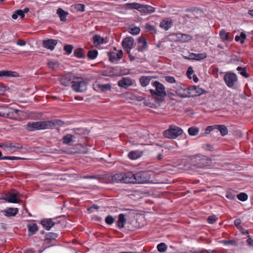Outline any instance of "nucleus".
<instances>
[{"mask_svg":"<svg viewBox=\"0 0 253 253\" xmlns=\"http://www.w3.org/2000/svg\"><path fill=\"white\" fill-rule=\"evenodd\" d=\"M172 22L171 20L164 19L160 23V27L165 30H168L172 26Z\"/></svg>","mask_w":253,"mask_h":253,"instance_id":"a878e982","label":"nucleus"},{"mask_svg":"<svg viewBox=\"0 0 253 253\" xmlns=\"http://www.w3.org/2000/svg\"><path fill=\"white\" fill-rule=\"evenodd\" d=\"M182 129L175 125H170L169 128L163 132V136L168 139H175L182 135Z\"/></svg>","mask_w":253,"mask_h":253,"instance_id":"f257e3e1","label":"nucleus"},{"mask_svg":"<svg viewBox=\"0 0 253 253\" xmlns=\"http://www.w3.org/2000/svg\"><path fill=\"white\" fill-rule=\"evenodd\" d=\"M215 129L220 131L222 136H225L228 133V129L224 125H215Z\"/></svg>","mask_w":253,"mask_h":253,"instance_id":"c756f323","label":"nucleus"},{"mask_svg":"<svg viewBox=\"0 0 253 253\" xmlns=\"http://www.w3.org/2000/svg\"><path fill=\"white\" fill-rule=\"evenodd\" d=\"M247 243L250 246H252L253 245V240L250 237V236L248 237V238L247 240Z\"/></svg>","mask_w":253,"mask_h":253,"instance_id":"774afa93","label":"nucleus"},{"mask_svg":"<svg viewBox=\"0 0 253 253\" xmlns=\"http://www.w3.org/2000/svg\"><path fill=\"white\" fill-rule=\"evenodd\" d=\"M58 236L56 233L49 232L46 234L45 236V240L46 241H50L52 240H54Z\"/></svg>","mask_w":253,"mask_h":253,"instance_id":"37998d69","label":"nucleus"},{"mask_svg":"<svg viewBox=\"0 0 253 253\" xmlns=\"http://www.w3.org/2000/svg\"><path fill=\"white\" fill-rule=\"evenodd\" d=\"M177 89L176 90V94L182 98L190 97L189 87L184 88L182 84H178Z\"/></svg>","mask_w":253,"mask_h":253,"instance_id":"1a4fd4ad","label":"nucleus"},{"mask_svg":"<svg viewBox=\"0 0 253 253\" xmlns=\"http://www.w3.org/2000/svg\"><path fill=\"white\" fill-rule=\"evenodd\" d=\"M132 176L131 183H142V174L141 172L136 173L135 174L131 172Z\"/></svg>","mask_w":253,"mask_h":253,"instance_id":"aec40b11","label":"nucleus"},{"mask_svg":"<svg viewBox=\"0 0 253 253\" xmlns=\"http://www.w3.org/2000/svg\"><path fill=\"white\" fill-rule=\"evenodd\" d=\"M197 158L200 161L198 163L199 167H206L209 166L211 163V161L205 156H198Z\"/></svg>","mask_w":253,"mask_h":253,"instance_id":"dca6fc26","label":"nucleus"},{"mask_svg":"<svg viewBox=\"0 0 253 253\" xmlns=\"http://www.w3.org/2000/svg\"><path fill=\"white\" fill-rule=\"evenodd\" d=\"M199 131V129L198 128L194 127H189L188 129V132L190 135L195 136Z\"/></svg>","mask_w":253,"mask_h":253,"instance_id":"a19ab883","label":"nucleus"},{"mask_svg":"<svg viewBox=\"0 0 253 253\" xmlns=\"http://www.w3.org/2000/svg\"><path fill=\"white\" fill-rule=\"evenodd\" d=\"M132 176L131 172L116 173L111 176V180L116 183H131Z\"/></svg>","mask_w":253,"mask_h":253,"instance_id":"7ed1b4c3","label":"nucleus"},{"mask_svg":"<svg viewBox=\"0 0 253 253\" xmlns=\"http://www.w3.org/2000/svg\"><path fill=\"white\" fill-rule=\"evenodd\" d=\"M57 44V41L53 39H48L44 40L42 43V46L43 47L53 50L55 46Z\"/></svg>","mask_w":253,"mask_h":253,"instance_id":"4468645a","label":"nucleus"},{"mask_svg":"<svg viewBox=\"0 0 253 253\" xmlns=\"http://www.w3.org/2000/svg\"><path fill=\"white\" fill-rule=\"evenodd\" d=\"M24 160V158L21 157H14V156H5L2 157V153L0 151V160Z\"/></svg>","mask_w":253,"mask_h":253,"instance_id":"e433bc0d","label":"nucleus"},{"mask_svg":"<svg viewBox=\"0 0 253 253\" xmlns=\"http://www.w3.org/2000/svg\"><path fill=\"white\" fill-rule=\"evenodd\" d=\"M47 65L49 67V68L55 70L58 68L59 67V63L57 61L54 60H49L47 62Z\"/></svg>","mask_w":253,"mask_h":253,"instance_id":"c9c22d12","label":"nucleus"},{"mask_svg":"<svg viewBox=\"0 0 253 253\" xmlns=\"http://www.w3.org/2000/svg\"><path fill=\"white\" fill-rule=\"evenodd\" d=\"M241 223V221L240 219H236L234 221V225L239 229V226H240V224Z\"/></svg>","mask_w":253,"mask_h":253,"instance_id":"338daca9","label":"nucleus"},{"mask_svg":"<svg viewBox=\"0 0 253 253\" xmlns=\"http://www.w3.org/2000/svg\"><path fill=\"white\" fill-rule=\"evenodd\" d=\"M104 39L98 35H95L93 37V43L95 46L99 45L104 42Z\"/></svg>","mask_w":253,"mask_h":253,"instance_id":"c85d7f7f","label":"nucleus"},{"mask_svg":"<svg viewBox=\"0 0 253 253\" xmlns=\"http://www.w3.org/2000/svg\"><path fill=\"white\" fill-rule=\"evenodd\" d=\"M46 124V121L29 122L27 124L26 128L29 131L47 129Z\"/></svg>","mask_w":253,"mask_h":253,"instance_id":"20e7f679","label":"nucleus"},{"mask_svg":"<svg viewBox=\"0 0 253 253\" xmlns=\"http://www.w3.org/2000/svg\"><path fill=\"white\" fill-rule=\"evenodd\" d=\"M152 78V76H143V86L147 85Z\"/></svg>","mask_w":253,"mask_h":253,"instance_id":"6e6d98bb","label":"nucleus"},{"mask_svg":"<svg viewBox=\"0 0 253 253\" xmlns=\"http://www.w3.org/2000/svg\"><path fill=\"white\" fill-rule=\"evenodd\" d=\"M73 89L76 92H84L86 89V84L84 81L79 79L75 80L74 83L72 85Z\"/></svg>","mask_w":253,"mask_h":253,"instance_id":"0eeeda50","label":"nucleus"},{"mask_svg":"<svg viewBox=\"0 0 253 253\" xmlns=\"http://www.w3.org/2000/svg\"><path fill=\"white\" fill-rule=\"evenodd\" d=\"M108 56L110 62L112 63L117 62L123 57V52L121 50H119L117 52L115 51L108 52Z\"/></svg>","mask_w":253,"mask_h":253,"instance_id":"f8f14e48","label":"nucleus"},{"mask_svg":"<svg viewBox=\"0 0 253 253\" xmlns=\"http://www.w3.org/2000/svg\"><path fill=\"white\" fill-rule=\"evenodd\" d=\"M27 228L28 230V235L32 236L36 234V232L38 230V227L36 223H29L27 225Z\"/></svg>","mask_w":253,"mask_h":253,"instance_id":"4be33fe9","label":"nucleus"},{"mask_svg":"<svg viewBox=\"0 0 253 253\" xmlns=\"http://www.w3.org/2000/svg\"><path fill=\"white\" fill-rule=\"evenodd\" d=\"M117 223L119 227L120 228H123L124 227L126 223V219L125 218L124 214L122 213L119 214Z\"/></svg>","mask_w":253,"mask_h":253,"instance_id":"7c9ffc66","label":"nucleus"},{"mask_svg":"<svg viewBox=\"0 0 253 253\" xmlns=\"http://www.w3.org/2000/svg\"><path fill=\"white\" fill-rule=\"evenodd\" d=\"M133 44V39L132 37H126L122 42V45L124 48L128 53Z\"/></svg>","mask_w":253,"mask_h":253,"instance_id":"ddd939ff","label":"nucleus"},{"mask_svg":"<svg viewBox=\"0 0 253 253\" xmlns=\"http://www.w3.org/2000/svg\"><path fill=\"white\" fill-rule=\"evenodd\" d=\"M75 136L71 134H67L63 136L62 140L63 143L65 144L70 145V143L74 141Z\"/></svg>","mask_w":253,"mask_h":253,"instance_id":"393cba45","label":"nucleus"},{"mask_svg":"<svg viewBox=\"0 0 253 253\" xmlns=\"http://www.w3.org/2000/svg\"><path fill=\"white\" fill-rule=\"evenodd\" d=\"M1 212L5 216H14L18 213V210L17 208H9L5 210L2 211Z\"/></svg>","mask_w":253,"mask_h":253,"instance_id":"a211bd4d","label":"nucleus"},{"mask_svg":"<svg viewBox=\"0 0 253 253\" xmlns=\"http://www.w3.org/2000/svg\"><path fill=\"white\" fill-rule=\"evenodd\" d=\"M47 129L53 128L55 126H61L64 123L59 120H53L51 121H46Z\"/></svg>","mask_w":253,"mask_h":253,"instance_id":"f3484780","label":"nucleus"},{"mask_svg":"<svg viewBox=\"0 0 253 253\" xmlns=\"http://www.w3.org/2000/svg\"><path fill=\"white\" fill-rule=\"evenodd\" d=\"M219 36L220 37V38L223 41H228L229 40L227 33L224 30H222L220 31Z\"/></svg>","mask_w":253,"mask_h":253,"instance_id":"3c124183","label":"nucleus"},{"mask_svg":"<svg viewBox=\"0 0 253 253\" xmlns=\"http://www.w3.org/2000/svg\"><path fill=\"white\" fill-rule=\"evenodd\" d=\"M153 183H154L153 180L151 179L150 174L143 173V184Z\"/></svg>","mask_w":253,"mask_h":253,"instance_id":"4c0bfd02","label":"nucleus"},{"mask_svg":"<svg viewBox=\"0 0 253 253\" xmlns=\"http://www.w3.org/2000/svg\"><path fill=\"white\" fill-rule=\"evenodd\" d=\"M195 55L194 53H191L189 54L188 57L184 56L185 59H190V60H195V56L193 55Z\"/></svg>","mask_w":253,"mask_h":253,"instance_id":"0e129e2a","label":"nucleus"},{"mask_svg":"<svg viewBox=\"0 0 253 253\" xmlns=\"http://www.w3.org/2000/svg\"><path fill=\"white\" fill-rule=\"evenodd\" d=\"M41 224L46 230H49L55 225V223L52 219H47L42 220Z\"/></svg>","mask_w":253,"mask_h":253,"instance_id":"6ab92c4d","label":"nucleus"},{"mask_svg":"<svg viewBox=\"0 0 253 253\" xmlns=\"http://www.w3.org/2000/svg\"><path fill=\"white\" fill-rule=\"evenodd\" d=\"M246 38V34L243 33H241L240 36H236L235 37V40L236 42H240L241 43H243Z\"/></svg>","mask_w":253,"mask_h":253,"instance_id":"79ce46f5","label":"nucleus"},{"mask_svg":"<svg viewBox=\"0 0 253 253\" xmlns=\"http://www.w3.org/2000/svg\"><path fill=\"white\" fill-rule=\"evenodd\" d=\"M128 30V32L132 35H137L140 32V29L138 27L129 28Z\"/></svg>","mask_w":253,"mask_h":253,"instance_id":"a18cd8bd","label":"nucleus"},{"mask_svg":"<svg viewBox=\"0 0 253 253\" xmlns=\"http://www.w3.org/2000/svg\"><path fill=\"white\" fill-rule=\"evenodd\" d=\"M19 195L18 192L14 191L5 194L4 196L2 199L8 203H19L20 201L18 198Z\"/></svg>","mask_w":253,"mask_h":253,"instance_id":"6e6552de","label":"nucleus"},{"mask_svg":"<svg viewBox=\"0 0 253 253\" xmlns=\"http://www.w3.org/2000/svg\"><path fill=\"white\" fill-rule=\"evenodd\" d=\"M56 13L59 16L61 21H65L66 20V17L69 14L68 12L64 11L61 8H58Z\"/></svg>","mask_w":253,"mask_h":253,"instance_id":"b1692460","label":"nucleus"},{"mask_svg":"<svg viewBox=\"0 0 253 253\" xmlns=\"http://www.w3.org/2000/svg\"><path fill=\"white\" fill-rule=\"evenodd\" d=\"M153 86L155 87L156 90L150 89L152 94H156L159 96H164L166 95V91L164 85L159 82L155 81L153 83Z\"/></svg>","mask_w":253,"mask_h":253,"instance_id":"423d86ee","label":"nucleus"},{"mask_svg":"<svg viewBox=\"0 0 253 253\" xmlns=\"http://www.w3.org/2000/svg\"><path fill=\"white\" fill-rule=\"evenodd\" d=\"M157 249L161 253L164 252L167 249V246L165 243H161L157 245Z\"/></svg>","mask_w":253,"mask_h":253,"instance_id":"603ef678","label":"nucleus"},{"mask_svg":"<svg viewBox=\"0 0 253 253\" xmlns=\"http://www.w3.org/2000/svg\"><path fill=\"white\" fill-rule=\"evenodd\" d=\"M193 55L195 56V60L197 61L204 59L207 57V54L206 53H202L199 54L195 53V55Z\"/></svg>","mask_w":253,"mask_h":253,"instance_id":"c03bdc74","label":"nucleus"},{"mask_svg":"<svg viewBox=\"0 0 253 253\" xmlns=\"http://www.w3.org/2000/svg\"><path fill=\"white\" fill-rule=\"evenodd\" d=\"M142 155V152L139 150H134L130 151L128 157L131 160H136L140 158Z\"/></svg>","mask_w":253,"mask_h":253,"instance_id":"412c9836","label":"nucleus"},{"mask_svg":"<svg viewBox=\"0 0 253 253\" xmlns=\"http://www.w3.org/2000/svg\"><path fill=\"white\" fill-rule=\"evenodd\" d=\"M237 70L238 71H241L240 74L243 77L246 78L249 77V74L246 73V69L245 68H242L241 67H238L237 68Z\"/></svg>","mask_w":253,"mask_h":253,"instance_id":"49530a36","label":"nucleus"},{"mask_svg":"<svg viewBox=\"0 0 253 253\" xmlns=\"http://www.w3.org/2000/svg\"><path fill=\"white\" fill-rule=\"evenodd\" d=\"M131 84V81L127 78H123L118 82V85L123 87H127L130 85Z\"/></svg>","mask_w":253,"mask_h":253,"instance_id":"bb28decb","label":"nucleus"},{"mask_svg":"<svg viewBox=\"0 0 253 253\" xmlns=\"http://www.w3.org/2000/svg\"><path fill=\"white\" fill-rule=\"evenodd\" d=\"M21 111L17 109L4 106H0V117L7 118L10 119H17Z\"/></svg>","mask_w":253,"mask_h":253,"instance_id":"f03ea898","label":"nucleus"},{"mask_svg":"<svg viewBox=\"0 0 253 253\" xmlns=\"http://www.w3.org/2000/svg\"><path fill=\"white\" fill-rule=\"evenodd\" d=\"M126 6L130 9H139L140 8L142 7V5L137 3H127L126 4Z\"/></svg>","mask_w":253,"mask_h":253,"instance_id":"ea45409f","label":"nucleus"},{"mask_svg":"<svg viewBox=\"0 0 253 253\" xmlns=\"http://www.w3.org/2000/svg\"><path fill=\"white\" fill-rule=\"evenodd\" d=\"M96 87L100 91L105 92L111 88V86L109 84H98L96 85Z\"/></svg>","mask_w":253,"mask_h":253,"instance_id":"cd10ccee","label":"nucleus"},{"mask_svg":"<svg viewBox=\"0 0 253 253\" xmlns=\"http://www.w3.org/2000/svg\"><path fill=\"white\" fill-rule=\"evenodd\" d=\"M224 81L229 87H232L234 86L235 82H237V77L235 74L229 72L225 75Z\"/></svg>","mask_w":253,"mask_h":253,"instance_id":"9d476101","label":"nucleus"},{"mask_svg":"<svg viewBox=\"0 0 253 253\" xmlns=\"http://www.w3.org/2000/svg\"><path fill=\"white\" fill-rule=\"evenodd\" d=\"M217 219V217L215 215L209 216L207 219L208 222L210 224H213Z\"/></svg>","mask_w":253,"mask_h":253,"instance_id":"4d7b16f0","label":"nucleus"},{"mask_svg":"<svg viewBox=\"0 0 253 253\" xmlns=\"http://www.w3.org/2000/svg\"><path fill=\"white\" fill-rule=\"evenodd\" d=\"M18 16H20L21 19L24 17V12L22 10L19 9L16 10L12 15V18L13 19H16L18 18Z\"/></svg>","mask_w":253,"mask_h":253,"instance_id":"f704fd0d","label":"nucleus"},{"mask_svg":"<svg viewBox=\"0 0 253 253\" xmlns=\"http://www.w3.org/2000/svg\"><path fill=\"white\" fill-rule=\"evenodd\" d=\"M98 55V51L96 49L91 50L88 52L87 56L90 59H94Z\"/></svg>","mask_w":253,"mask_h":253,"instance_id":"58836bf2","label":"nucleus"},{"mask_svg":"<svg viewBox=\"0 0 253 253\" xmlns=\"http://www.w3.org/2000/svg\"><path fill=\"white\" fill-rule=\"evenodd\" d=\"M216 129L215 125L208 126L205 130V133L207 134H209L212 130Z\"/></svg>","mask_w":253,"mask_h":253,"instance_id":"bf43d9fd","label":"nucleus"},{"mask_svg":"<svg viewBox=\"0 0 253 253\" xmlns=\"http://www.w3.org/2000/svg\"><path fill=\"white\" fill-rule=\"evenodd\" d=\"M84 50L83 48H77L74 51V55L78 58H82L85 57L84 53Z\"/></svg>","mask_w":253,"mask_h":253,"instance_id":"72a5a7b5","label":"nucleus"},{"mask_svg":"<svg viewBox=\"0 0 253 253\" xmlns=\"http://www.w3.org/2000/svg\"><path fill=\"white\" fill-rule=\"evenodd\" d=\"M17 44L20 46H24L26 45V42L23 40L19 39L17 42Z\"/></svg>","mask_w":253,"mask_h":253,"instance_id":"69168bd1","label":"nucleus"},{"mask_svg":"<svg viewBox=\"0 0 253 253\" xmlns=\"http://www.w3.org/2000/svg\"><path fill=\"white\" fill-rule=\"evenodd\" d=\"M190 97H195L203 94L205 90L199 86H193L189 87Z\"/></svg>","mask_w":253,"mask_h":253,"instance_id":"2eb2a0df","label":"nucleus"},{"mask_svg":"<svg viewBox=\"0 0 253 253\" xmlns=\"http://www.w3.org/2000/svg\"><path fill=\"white\" fill-rule=\"evenodd\" d=\"M73 48V46L70 44H66L64 46V50L68 55H69L72 53Z\"/></svg>","mask_w":253,"mask_h":253,"instance_id":"5fc2aeb1","label":"nucleus"},{"mask_svg":"<svg viewBox=\"0 0 253 253\" xmlns=\"http://www.w3.org/2000/svg\"><path fill=\"white\" fill-rule=\"evenodd\" d=\"M114 219L111 215H108L105 218V222L108 225H111L113 223Z\"/></svg>","mask_w":253,"mask_h":253,"instance_id":"052dcab7","label":"nucleus"},{"mask_svg":"<svg viewBox=\"0 0 253 253\" xmlns=\"http://www.w3.org/2000/svg\"><path fill=\"white\" fill-rule=\"evenodd\" d=\"M239 229L240 230V231L243 234L247 235L249 234V232H248V230H247L246 229H245L242 226H239Z\"/></svg>","mask_w":253,"mask_h":253,"instance_id":"680f3d73","label":"nucleus"},{"mask_svg":"<svg viewBox=\"0 0 253 253\" xmlns=\"http://www.w3.org/2000/svg\"><path fill=\"white\" fill-rule=\"evenodd\" d=\"M75 80H78V77L72 73H68L62 77L61 83L62 84L68 86L71 84L72 85Z\"/></svg>","mask_w":253,"mask_h":253,"instance_id":"9b49d317","label":"nucleus"},{"mask_svg":"<svg viewBox=\"0 0 253 253\" xmlns=\"http://www.w3.org/2000/svg\"><path fill=\"white\" fill-rule=\"evenodd\" d=\"M237 197L240 201L244 202L247 200L248 196L245 193H241L237 195Z\"/></svg>","mask_w":253,"mask_h":253,"instance_id":"de8ad7c7","label":"nucleus"},{"mask_svg":"<svg viewBox=\"0 0 253 253\" xmlns=\"http://www.w3.org/2000/svg\"><path fill=\"white\" fill-rule=\"evenodd\" d=\"M165 78L167 82L170 84H174L176 82L175 78L172 76H166Z\"/></svg>","mask_w":253,"mask_h":253,"instance_id":"13d9d810","label":"nucleus"},{"mask_svg":"<svg viewBox=\"0 0 253 253\" xmlns=\"http://www.w3.org/2000/svg\"><path fill=\"white\" fill-rule=\"evenodd\" d=\"M177 37L182 42H187L192 40V37L188 35L178 34Z\"/></svg>","mask_w":253,"mask_h":253,"instance_id":"2f4dec72","label":"nucleus"},{"mask_svg":"<svg viewBox=\"0 0 253 253\" xmlns=\"http://www.w3.org/2000/svg\"><path fill=\"white\" fill-rule=\"evenodd\" d=\"M155 11V8L153 6L148 4H143V14H151Z\"/></svg>","mask_w":253,"mask_h":253,"instance_id":"473e14b6","label":"nucleus"},{"mask_svg":"<svg viewBox=\"0 0 253 253\" xmlns=\"http://www.w3.org/2000/svg\"><path fill=\"white\" fill-rule=\"evenodd\" d=\"M222 242L226 246L230 245L232 246H237L238 245L237 243L235 241L232 240H223Z\"/></svg>","mask_w":253,"mask_h":253,"instance_id":"864d4df0","label":"nucleus"},{"mask_svg":"<svg viewBox=\"0 0 253 253\" xmlns=\"http://www.w3.org/2000/svg\"><path fill=\"white\" fill-rule=\"evenodd\" d=\"M0 147L3 148L5 151L14 153L18 150L21 149L23 146L19 143H5L0 145Z\"/></svg>","mask_w":253,"mask_h":253,"instance_id":"39448f33","label":"nucleus"},{"mask_svg":"<svg viewBox=\"0 0 253 253\" xmlns=\"http://www.w3.org/2000/svg\"><path fill=\"white\" fill-rule=\"evenodd\" d=\"M178 84H181V83L180 82H176L174 84L171 86V90H173V91H174L175 92H176V90L177 89V86H178Z\"/></svg>","mask_w":253,"mask_h":253,"instance_id":"e2e57ef3","label":"nucleus"},{"mask_svg":"<svg viewBox=\"0 0 253 253\" xmlns=\"http://www.w3.org/2000/svg\"><path fill=\"white\" fill-rule=\"evenodd\" d=\"M145 28L146 29V32H149L152 34L156 33V30L155 27L151 25L146 24L145 25Z\"/></svg>","mask_w":253,"mask_h":253,"instance_id":"8fccbe9b","label":"nucleus"},{"mask_svg":"<svg viewBox=\"0 0 253 253\" xmlns=\"http://www.w3.org/2000/svg\"><path fill=\"white\" fill-rule=\"evenodd\" d=\"M74 8L78 11L84 12L85 10V5L82 3H77L75 4Z\"/></svg>","mask_w":253,"mask_h":253,"instance_id":"09e8293b","label":"nucleus"},{"mask_svg":"<svg viewBox=\"0 0 253 253\" xmlns=\"http://www.w3.org/2000/svg\"><path fill=\"white\" fill-rule=\"evenodd\" d=\"M18 74L16 72L11 71L1 70L0 71V77H18Z\"/></svg>","mask_w":253,"mask_h":253,"instance_id":"5701e85b","label":"nucleus"}]
</instances>
